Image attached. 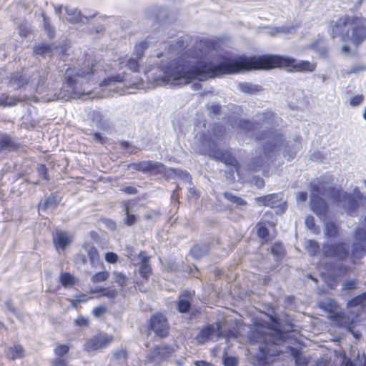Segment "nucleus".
<instances>
[{"mask_svg":"<svg viewBox=\"0 0 366 366\" xmlns=\"http://www.w3.org/2000/svg\"><path fill=\"white\" fill-rule=\"evenodd\" d=\"M113 356L117 360H126L127 359V352L125 350H118L113 353Z\"/></svg>","mask_w":366,"mask_h":366,"instance_id":"53","label":"nucleus"},{"mask_svg":"<svg viewBox=\"0 0 366 366\" xmlns=\"http://www.w3.org/2000/svg\"><path fill=\"white\" fill-rule=\"evenodd\" d=\"M209 154L213 159L220 161L224 163L226 165L233 167L235 169V172L239 174L240 165L230 151L222 150L218 148H213L210 149Z\"/></svg>","mask_w":366,"mask_h":366,"instance_id":"10","label":"nucleus"},{"mask_svg":"<svg viewBox=\"0 0 366 366\" xmlns=\"http://www.w3.org/2000/svg\"><path fill=\"white\" fill-rule=\"evenodd\" d=\"M354 238L357 242L352 243L351 248L348 243L338 241L332 243H325L322 245V255L325 258L335 259L340 264L334 268L335 274H328L325 278L326 285L331 289L337 286V277H343L352 272L350 265L343 262H347L352 265L360 264L362 259L366 254V228L358 227L355 230Z\"/></svg>","mask_w":366,"mask_h":366,"instance_id":"2","label":"nucleus"},{"mask_svg":"<svg viewBox=\"0 0 366 366\" xmlns=\"http://www.w3.org/2000/svg\"><path fill=\"white\" fill-rule=\"evenodd\" d=\"M125 79L124 74H117L104 79L100 83L101 86H107L116 83L123 82Z\"/></svg>","mask_w":366,"mask_h":366,"instance_id":"28","label":"nucleus"},{"mask_svg":"<svg viewBox=\"0 0 366 366\" xmlns=\"http://www.w3.org/2000/svg\"><path fill=\"white\" fill-rule=\"evenodd\" d=\"M223 196L230 202L236 204L237 205L240 206H245L247 205V202L243 199L242 198L237 197L236 195L232 194L230 192H225L223 194Z\"/></svg>","mask_w":366,"mask_h":366,"instance_id":"37","label":"nucleus"},{"mask_svg":"<svg viewBox=\"0 0 366 366\" xmlns=\"http://www.w3.org/2000/svg\"><path fill=\"white\" fill-rule=\"evenodd\" d=\"M90 293H98V297H106L109 299H115L118 295V292L116 289H111L104 287H97L94 289H92L90 290Z\"/></svg>","mask_w":366,"mask_h":366,"instance_id":"21","label":"nucleus"},{"mask_svg":"<svg viewBox=\"0 0 366 366\" xmlns=\"http://www.w3.org/2000/svg\"><path fill=\"white\" fill-rule=\"evenodd\" d=\"M36 171L39 177H41L44 180L49 182L50 180V177L49 174V169L44 164H39L36 167Z\"/></svg>","mask_w":366,"mask_h":366,"instance_id":"40","label":"nucleus"},{"mask_svg":"<svg viewBox=\"0 0 366 366\" xmlns=\"http://www.w3.org/2000/svg\"><path fill=\"white\" fill-rule=\"evenodd\" d=\"M139 60L137 57L136 58H130L127 63V66L128 69H129L131 71L134 72H138L139 71Z\"/></svg>","mask_w":366,"mask_h":366,"instance_id":"45","label":"nucleus"},{"mask_svg":"<svg viewBox=\"0 0 366 366\" xmlns=\"http://www.w3.org/2000/svg\"><path fill=\"white\" fill-rule=\"evenodd\" d=\"M271 252L274 256L280 257L285 254V249L280 243L275 242L271 247Z\"/></svg>","mask_w":366,"mask_h":366,"instance_id":"46","label":"nucleus"},{"mask_svg":"<svg viewBox=\"0 0 366 366\" xmlns=\"http://www.w3.org/2000/svg\"><path fill=\"white\" fill-rule=\"evenodd\" d=\"M257 141L265 140L266 143L263 146V152L264 156L269 157V155L274 152L276 149L280 147L282 142V135L277 130H267L264 131L255 137Z\"/></svg>","mask_w":366,"mask_h":366,"instance_id":"7","label":"nucleus"},{"mask_svg":"<svg viewBox=\"0 0 366 366\" xmlns=\"http://www.w3.org/2000/svg\"><path fill=\"white\" fill-rule=\"evenodd\" d=\"M194 295V291H184L179 297L177 302V310L180 313L187 312L191 307V300Z\"/></svg>","mask_w":366,"mask_h":366,"instance_id":"16","label":"nucleus"},{"mask_svg":"<svg viewBox=\"0 0 366 366\" xmlns=\"http://www.w3.org/2000/svg\"><path fill=\"white\" fill-rule=\"evenodd\" d=\"M51 366H69V365L66 359L56 357L52 360Z\"/></svg>","mask_w":366,"mask_h":366,"instance_id":"56","label":"nucleus"},{"mask_svg":"<svg viewBox=\"0 0 366 366\" xmlns=\"http://www.w3.org/2000/svg\"><path fill=\"white\" fill-rule=\"evenodd\" d=\"M134 204V200H127L123 202V208L125 214L124 223L127 226H132L137 222V217L135 214L131 213V209Z\"/></svg>","mask_w":366,"mask_h":366,"instance_id":"20","label":"nucleus"},{"mask_svg":"<svg viewBox=\"0 0 366 366\" xmlns=\"http://www.w3.org/2000/svg\"><path fill=\"white\" fill-rule=\"evenodd\" d=\"M224 366H237L238 360L236 357L227 356L224 358Z\"/></svg>","mask_w":366,"mask_h":366,"instance_id":"52","label":"nucleus"},{"mask_svg":"<svg viewBox=\"0 0 366 366\" xmlns=\"http://www.w3.org/2000/svg\"><path fill=\"white\" fill-rule=\"evenodd\" d=\"M259 124L257 122H252L249 120H241L239 122V127L247 131V132H249V131H253L254 129H256L257 128V125Z\"/></svg>","mask_w":366,"mask_h":366,"instance_id":"41","label":"nucleus"},{"mask_svg":"<svg viewBox=\"0 0 366 366\" xmlns=\"http://www.w3.org/2000/svg\"><path fill=\"white\" fill-rule=\"evenodd\" d=\"M306 224L309 228H312L315 225L313 217H307L306 219Z\"/></svg>","mask_w":366,"mask_h":366,"instance_id":"61","label":"nucleus"},{"mask_svg":"<svg viewBox=\"0 0 366 366\" xmlns=\"http://www.w3.org/2000/svg\"><path fill=\"white\" fill-rule=\"evenodd\" d=\"M59 281L64 287H73L77 282L76 278L69 272H61L59 275Z\"/></svg>","mask_w":366,"mask_h":366,"instance_id":"27","label":"nucleus"},{"mask_svg":"<svg viewBox=\"0 0 366 366\" xmlns=\"http://www.w3.org/2000/svg\"><path fill=\"white\" fill-rule=\"evenodd\" d=\"M259 351L262 354L264 358H267L268 356H270V355H279V352L270 354L269 350L267 348V345L260 346Z\"/></svg>","mask_w":366,"mask_h":366,"instance_id":"58","label":"nucleus"},{"mask_svg":"<svg viewBox=\"0 0 366 366\" xmlns=\"http://www.w3.org/2000/svg\"><path fill=\"white\" fill-rule=\"evenodd\" d=\"M254 184L258 187V188H263L264 187V180L259 177H255L254 178Z\"/></svg>","mask_w":366,"mask_h":366,"instance_id":"60","label":"nucleus"},{"mask_svg":"<svg viewBox=\"0 0 366 366\" xmlns=\"http://www.w3.org/2000/svg\"><path fill=\"white\" fill-rule=\"evenodd\" d=\"M328 194L331 199L336 203L344 202L345 197L347 192L340 189H337L335 187H330L328 189Z\"/></svg>","mask_w":366,"mask_h":366,"instance_id":"25","label":"nucleus"},{"mask_svg":"<svg viewBox=\"0 0 366 366\" xmlns=\"http://www.w3.org/2000/svg\"><path fill=\"white\" fill-rule=\"evenodd\" d=\"M91 135L93 141L101 144H106L107 141V138L104 136H102L99 132H94L93 134H91Z\"/></svg>","mask_w":366,"mask_h":366,"instance_id":"51","label":"nucleus"},{"mask_svg":"<svg viewBox=\"0 0 366 366\" xmlns=\"http://www.w3.org/2000/svg\"><path fill=\"white\" fill-rule=\"evenodd\" d=\"M325 192L323 182L311 184V209L318 216L325 215L327 212V204L321 197V195L325 194Z\"/></svg>","mask_w":366,"mask_h":366,"instance_id":"6","label":"nucleus"},{"mask_svg":"<svg viewBox=\"0 0 366 366\" xmlns=\"http://www.w3.org/2000/svg\"><path fill=\"white\" fill-rule=\"evenodd\" d=\"M253 71H269L283 68L289 72H312L317 68L315 62L297 61L295 58L278 54L252 55Z\"/></svg>","mask_w":366,"mask_h":366,"instance_id":"3","label":"nucleus"},{"mask_svg":"<svg viewBox=\"0 0 366 366\" xmlns=\"http://www.w3.org/2000/svg\"><path fill=\"white\" fill-rule=\"evenodd\" d=\"M148 47L149 44L147 41H142L135 44L134 54L138 59H141L143 57L144 51Z\"/></svg>","mask_w":366,"mask_h":366,"instance_id":"36","label":"nucleus"},{"mask_svg":"<svg viewBox=\"0 0 366 366\" xmlns=\"http://www.w3.org/2000/svg\"><path fill=\"white\" fill-rule=\"evenodd\" d=\"M97 61L85 56L77 60V66H69L63 76V84L72 92L76 89L80 79L89 81L95 74Z\"/></svg>","mask_w":366,"mask_h":366,"instance_id":"5","label":"nucleus"},{"mask_svg":"<svg viewBox=\"0 0 366 366\" xmlns=\"http://www.w3.org/2000/svg\"><path fill=\"white\" fill-rule=\"evenodd\" d=\"M212 131L214 134L219 133L223 135L225 132V128L222 125L217 124L214 126Z\"/></svg>","mask_w":366,"mask_h":366,"instance_id":"59","label":"nucleus"},{"mask_svg":"<svg viewBox=\"0 0 366 366\" xmlns=\"http://www.w3.org/2000/svg\"><path fill=\"white\" fill-rule=\"evenodd\" d=\"M239 88L242 92L248 94H256L262 90V87L260 85L252 84L249 82H243L239 84Z\"/></svg>","mask_w":366,"mask_h":366,"instance_id":"23","label":"nucleus"},{"mask_svg":"<svg viewBox=\"0 0 366 366\" xmlns=\"http://www.w3.org/2000/svg\"><path fill=\"white\" fill-rule=\"evenodd\" d=\"M52 241L56 249L64 250L71 244L73 241V237L67 232L57 230L55 235L53 237Z\"/></svg>","mask_w":366,"mask_h":366,"instance_id":"13","label":"nucleus"},{"mask_svg":"<svg viewBox=\"0 0 366 366\" xmlns=\"http://www.w3.org/2000/svg\"><path fill=\"white\" fill-rule=\"evenodd\" d=\"M121 191L127 194H137L138 193L137 189L133 186L123 187L121 188Z\"/></svg>","mask_w":366,"mask_h":366,"instance_id":"57","label":"nucleus"},{"mask_svg":"<svg viewBox=\"0 0 366 366\" xmlns=\"http://www.w3.org/2000/svg\"><path fill=\"white\" fill-rule=\"evenodd\" d=\"M107 311V307L104 305H100L96 307L92 310V314L96 317H101L103 315H104Z\"/></svg>","mask_w":366,"mask_h":366,"instance_id":"50","label":"nucleus"},{"mask_svg":"<svg viewBox=\"0 0 366 366\" xmlns=\"http://www.w3.org/2000/svg\"><path fill=\"white\" fill-rule=\"evenodd\" d=\"M357 288V281L355 280H348L343 284V290H352Z\"/></svg>","mask_w":366,"mask_h":366,"instance_id":"54","label":"nucleus"},{"mask_svg":"<svg viewBox=\"0 0 366 366\" xmlns=\"http://www.w3.org/2000/svg\"><path fill=\"white\" fill-rule=\"evenodd\" d=\"M149 329L154 331L160 338H165L169 334V325L167 317L162 312L153 314L149 319Z\"/></svg>","mask_w":366,"mask_h":366,"instance_id":"9","label":"nucleus"},{"mask_svg":"<svg viewBox=\"0 0 366 366\" xmlns=\"http://www.w3.org/2000/svg\"><path fill=\"white\" fill-rule=\"evenodd\" d=\"M6 356L12 360L22 358L24 356V348L21 345H14L8 349Z\"/></svg>","mask_w":366,"mask_h":366,"instance_id":"24","label":"nucleus"},{"mask_svg":"<svg viewBox=\"0 0 366 366\" xmlns=\"http://www.w3.org/2000/svg\"><path fill=\"white\" fill-rule=\"evenodd\" d=\"M282 198L280 194L272 193L255 198V202L264 207L277 208L282 203Z\"/></svg>","mask_w":366,"mask_h":366,"instance_id":"14","label":"nucleus"},{"mask_svg":"<svg viewBox=\"0 0 366 366\" xmlns=\"http://www.w3.org/2000/svg\"><path fill=\"white\" fill-rule=\"evenodd\" d=\"M257 234L259 238L263 239L264 242H269L271 239L269 237V232L267 227V224L264 222L259 221L257 225Z\"/></svg>","mask_w":366,"mask_h":366,"instance_id":"26","label":"nucleus"},{"mask_svg":"<svg viewBox=\"0 0 366 366\" xmlns=\"http://www.w3.org/2000/svg\"><path fill=\"white\" fill-rule=\"evenodd\" d=\"M132 167L136 171L152 174H162L166 172V167L161 162L152 161H141L132 164Z\"/></svg>","mask_w":366,"mask_h":366,"instance_id":"11","label":"nucleus"},{"mask_svg":"<svg viewBox=\"0 0 366 366\" xmlns=\"http://www.w3.org/2000/svg\"><path fill=\"white\" fill-rule=\"evenodd\" d=\"M364 99H365V97L362 94H357V95L354 96L350 99V103L352 107H357L363 103Z\"/></svg>","mask_w":366,"mask_h":366,"instance_id":"48","label":"nucleus"},{"mask_svg":"<svg viewBox=\"0 0 366 366\" xmlns=\"http://www.w3.org/2000/svg\"><path fill=\"white\" fill-rule=\"evenodd\" d=\"M222 328L221 324L217 322L215 325L209 324L203 327L195 337L198 344L203 345L212 340L217 330Z\"/></svg>","mask_w":366,"mask_h":366,"instance_id":"12","label":"nucleus"},{"mask_svg":"<svg viewBox=\"0 0 366 366\" xmlns=\"http://www.w3.org/2000/svg\"><path fill=\"white\" fill-rule=\"evenodd\" d=\"M53 46L49 44H41L36 45L34 47V53L36 55H40L42 56H46V54H49L50 56L52 54Z\"/></svg>","mask_w":366,"mask_h":366,"instance_id":"30","label":"nucleus"},{"mask_svg":"<svg viewBox=\"0 0 366 366\" xmlns=\"http://www.w3.org/2000/svg\"><path fill=\"white\" fill-rule=\"evenodd\" d=\"M87 254L92 265L99 261V253L94 246H92L87 250Z\"/></svg>","mask_w":366,"mask_h":366,"instance_id":"39","label":"nucleus"},{"mask_svg":"<svg viewBox=\"0 0 366 366\" xmlns=\"http://www.w3.org/2000/svg\"><path fill=\"white\" fill-rule=\"evenodd\" d=\"M69 351V347L65 344L58 345L54 350V352L56 357H61L66 355Z\"/></svg>","mask_w":366,"mask_h":366,"instance_id":"42","label":"nucleus"},{"mask_svg":"<svg viewBox=\"0 0 366 366\" xmlns=\"http://www.w3.org/2000/svg\"><path fill=\"white\" fill-rule=\"evenodd\" d=\"M172 349L167 346H156L152 351V356L154 358L164 359L166 354H171Z\"/></svg>","mask_w":366,"mask_h":366,"instance_id":"32","label":"nucleus"},{"mask_svg":"<svg viewBox=\"0 0 366 366\" xmlns=\"http://www.w3.org/2000/svg\"><path fill=\"white\" fill-rule=\"evenodd\" d=\"M19 144L16 143L9 135H4L0 138V152L2 150L16 151Z\"/></svg>","mask_w":366,"mask_h":366,"instance_id":"22","label":"nucleus"},{"mask_svg":"<svg viewBox=\"0 0 366 366\" xmlns=\"http://www.w3.org/2000/svg\"><path fill=\"white\" fill-rule=\"evenodd\" d=\"M113 341V335L99 332L85 341L84 350L88 352L103 350L110 345Z\"/></svg>","mask_w":366,"mask_h":366,"instance_id":"8","label":"nucleus"},{"mask_svg":"<svg viewBox=\"0 0 366 366\" xmlns=\"http://www.w3.org/2000/svg\"><path fill=\"white\" fill-rule=\"evenodd\" d=\"M220 59L216 64L199 61L191 66L189 61L178 58L169 62L162 71L168 81L184 80V84L195 79L207 80L253 71L252 55L241 54L234 58L222 56Z\"/></svg>","mask_w":366,"mask_h":366,"instance_id":"1","label":"nucleus"},{"mask_svg":"<svg viewBox=\"0 0 366 366\" xmlns=\"http://www.w3.org/2000/svg\"><path fill=\"white\" fill-rule=\"evenodd\" d=\"M140 263L139 267V273L143 281L147 282L150 275L152 274V268L149 263L150 257L146 254L145 252L141 251L139 254Z\"/></svg>","mask_w":366,"mask_h":366,"instance_id":"15","label":"nucleus"},{"mask_svg":"<svg viewBox=\"0 0 366 366\" xmlns=\"http://www.w3.org/2000/svg\"><path fill=\"white\" fill-rule=\"evenodd\" d=\"M298 199L302 202H305L307 199V193L306 192H300L298 195Z\"/></svg>","mask_w":366,"mask_h":366,"instance_id":"64","label":"nucleus"},{"mask_svg":"<svg viewBox=\"0 0 366 366\" xmlns=\"http://www.w3.org/2000/svg\"><path fill=\"white\" fill-rule=\"evenodd\" d=\"M114 282L119 286L124 287L127 285V277L125 274L119 272H114Z\"/></svg>","mask_w":366,"mask_h":366,"instance_id":"44","label":"nucleus"},{"mask_svg":"<svg viewBox=\"0 0 366 366\" xmlns=\"http://www.w3.org/2000/svg\"><path fill=\"white\" fill-rule=\"evenodd\" d=\"M44 30L46 32L48 36L51 39L54 38L55 36V29L51 25L49 22V19L46 16H44Z\"/></svg>","mask_w":366,"mask_h":366,"instance_id":"43","label":"nucleus"},{"mask_svg":"<svg viewBox=\"0 0 366 366\" xmlns=\"http://www.w3.org/2000/svg\"><path fill=\"white\" fill-rule=\"evenodd\" d=\"M292 355L295 359V362H296V364L297 365V366H306L307 365V362L305 361V359L302 360V362L300 360V353L298 350L294 349L292 350Z\"/></svg>","mask_w":366,"mask_h":366,"instance_id":"55","label":"nucleus"},{"mask_svg":"<svg viewBox=\"0 0 366 366\" xmlns=\"http://www.w3.org/2000/svg\"><path fill=\"white\" fill-rule=\"evenodd\" d=\"M109 277V272L107 271H101L96 272L91 278L94 284L100 283L107 281Z\"/></svg>","mask_w":366,"mask_h":366,"instance_id":"38","label":"nucleus"},{"mask_svg":"<svg viewBox=\"0 0 366 366\" xmlns=\"http://www.w3.org/2000/svg\"><path fill=\"white\" fill-rule=\"evenodd\" d=\"M91 297H87L86 295L85 294H80L77 296V300H79V301L81 302H86L87 300H89Z\"/></svg>","mask_w":366,"mask_h":366,"instance_id":"62","label":"nucleus"},{"mask_svg":"<svg viewBox=\"0 0 366 366\" xmlns=\"http://www.w3.org/2000/svg\"><path fill=\"white\" fill-rule=\"evenodd\" d=\"M49 71L47 69H41L38 71V79L36 82V91L44 86L47 82Z\"/></svg>","mask_w":366,"mask_h":366,"instance_id":"35","label":"nucleus"},{"mask_svg":"<svg viewBox=\"0 0 366 366\" xmlns=\"http://www.w3.org/2000/svg\"><path fill=\"white\" fill-rule=\"evenodd\" d=\"M306 249L311 257H315L320 253V246L317 241L310 239L307 242Z\"/></svg>","mask_w":366,"mask_h":366,"instance_id":"34","label":"nucleus"},{"mask_svg":"<svg viewBox=\"0 0 366 366\" xmlns=\"http://www.w3.org/2000/svg\"><path fill=\"white\" fill-rule=\"evenodd\" d=\"M329 318L339 327H350L353 322L344 312H335L330 310Z\"/></svg>","mask_w":366,"mask_h":366,"instance_id":"17","label":"nucleus"},{"mask_svg":"<svg viewBox=\"0 0 366 366\" xmlns=\"http://www.w3.org/2000/svg\"><path fill=\"white\" fill-rule=\"evenodd\" d=\"M363 198L361 194L354 195L352 194L347 193L344 202L347 204V210L348 214L352 215L353 212H355L360 204V201Z\"/></svg>","mask_w":366,"mask_h":366,"instance_id":"19","label":"nucleus"},{"mask_svg":"<svg viewBox=\"0 0 366 366\" xmlns=\"http://www.w3.org/2000/svg\"><path fill=\"white\" fill-rule=\"evenodd\" d=\"M74 323L79 327H86L89 325V320L87 317L80 315L74 320Z\"/></svg>","mask_w":366,"mask_h":366,"instance_id":"47","label":"nucleus"},{"mask_svg":"<svg viewBox=\"0 0 366 366\" xmlns=\"http://www.w3.org/2000/svg\"><path fill=\"white\" fill-rule=\"evenodd\" d=\"M366 305V292L361 293L351 300L347 304V307H364Z\"/></svg>","mask_w":366,"mask_h":366,"instance_id":"31","label":"nucleus"},{"mask_svg":"<svg viewBox=\"0 0 366 366\" xmlns=\"http://www.w3.org/2000/svg\"><path fill=\"white\" fill-rule=\"evenodd\" d=\"M332 38L340 37L344 42L351 41L355 46L366 40V19L359 16L345 15L331 23Z\"/></svg>","mask_w":366,"mask_h":366,"instance_id":"4","label":"nucleus"},{"mask_svg":"<svg viewBox=\"0 0 366 366\" xmlns=\"http://www.w3.org/2000/svg\"><path fill=\"white\" fill-rule=\"evenodd\" d=\"M29 81V78L21 71H14L10 74L9 84L14 86L16 89H19L26 87Z\"/></svg>","mask_w":366,"mask_h":366,"instance_id":"18","label":"nucleus"},{"mask_svg":"<svg viewBox=\"0 0 366 366\" xmlns=\"http://www.w3.org/2000/svg\"><path fill=\"white\" fill-rule=\"evenodd\" d=\"M118 255L113 252H109L105 254V260L108 263L115 264L118 262Z\"/></svg>","mask_w":366,"mask_h":366,"instance_id":"49","label":"nucleus"},{"mask_svg":"<svg viewBox=\"0 0 366 366\" xmlns=\"http://www.w3.org/2000/svg\"><path fill=\"white\" fill-rule=\"evenodd\" d=\"M325 234L328 238H335L339 234V228L334 222H327L325 224Z\"/></svg>","mask_w":366,"mask_h":366,"instance_id":"33","label":"nucleus"},{"mask_svg":"<svg viewBox=\"0 0 366 366\" xmlns=\"http://www.w3.org/2000/svg\"><path fill=\"white\" fill-rule=\"evenodd\" d=\"M264 163V157L262 155L257 156L251 160L248 165V169L253 172H257L263 167Z\"/></svg>","mask_w":366,"mask_h":366,"instance_id":"29","label":"nucleus"},{"mask_svg":"<svg viewBox=\"0 0 366 366\" xmlns=\"http://www.w3.org/2000/svg\"><path fill=\"white\" fill-rule=\"evenodd\" d=\"M194 365L196 366H210L211 364L204 360L195 361Z\"/></svg>","mask_w":366,"mask_h":366,"instance_id":"63","label":"nucleus"}]
</instances>
